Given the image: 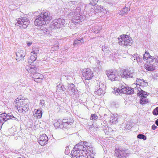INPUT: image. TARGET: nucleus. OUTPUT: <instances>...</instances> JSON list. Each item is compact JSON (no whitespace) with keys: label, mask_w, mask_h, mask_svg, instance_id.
Masks as SVG:
<instances>
[{"label":"nucleus","mask_w":158,"mask_h":158,"mask_svg":"<svg viewBox=\"0 0 158 158\" xmlns=\"http://www.w3.org/2000/svg\"><path fill=\"white\" fill-rule=\"evenodd\" d=\"M52 19V17L49 12L41 13L36 17L34 22L35 24L38 26H42L48 23Z\"/></svg>","instance_id":"obj_1"},{"label":"nucleus","mask_w":158,"mask_h":158,"mask_svg":"<svg viewBox=\"0 0 158 158\" xmlns=\"http://www.w3.org/2000/svg\"><path fill=\"white\" fill-rule=\"evenodd\" d=\"M15 105L20 113L25 114L28 111L29 104L27 100L22 99L16 100Z\"/></svg>","instance_id":"obj_2"},{"label":"nucleus","mask_w":158,"mask_h":158,"mask_svg":"<svg viewBox=\"0 0 158 158\" xmlns=\"http://www.w3.org/2000/svg\"><path fill=\"white\" fill-rule=\"evenodd\" d=\"M114 89V93L116 95H119L121 94H133L134 92V90H137V88H135L134 89L131 87H126L123 85L119 88H116Z\"/></svg>","instance_id":"obj_3"},{"label":"nucleus","mask_w":158,"mask_h":158,"mask_svg":"<svg viewBox=\"0 0 158 158\" xmlns=\"http://www.w3.org/2000/svg\"><path fill=\"white\" fill-rule=\"evenodd\" d=\"M119 44L123 47H127L131 46L132 44L133 40L131 38H129L128 35H124L120 36L118 38Z\"/></svg>","instance_id":"obj_4"},{"label":"nucleus","mask_w":158,"mask_h":158,"mask_svg":"<svg viewBox=\"0 0 158 158\" xmlns=\"http://www.w3.org/2000/svg\"><path fill=\"white\" fill-rule=\"evenodd\" d=\"M29 23V19L26 17H23L18 19L16 25L21 29H26Z\"/></svg>","instance_id":"obj_5"},{"label":"nucleus","mask_w":158,"mask_h":158,"mask_svg":"<svg viewBox=\"0 0 158 158\" xmlns=\"http://www.w3.org/2000/svg\"><path fill=\"white\" fill-rule=\"evenodd\" d=\"M82 74L85 79V83H88L89 80L91 79L94 76L93 72L89 69H85L83 70Z\"/></svg>","instance_id":"obj_6"},{"label":"nucleus","mask_w":158,"mask_h":158,"mask_svg":"<svg viewBox=\"0 0 158 158\" xmlns=\"http://www.w3.org/2000/svg\"><path fill=\"white\" fill-rule=\"evenodd\" d=\"M65 22V20L62 19H55L51 23L50 27L53 29L61 27L64 24Z\"/></svg>","instance_id":"obj_7"},{"label":"nucleus","mask_w":158,"mask_h":158,"mask_svg":"<svg viewBox=\"0 0 158 158\" xmlns=\"http://www.w3.org/2000/svg\"><path fill=\"white\" fill-rule=\"evenodd\" d=\"M106 75L111 81H118L119 80L120 77L116 71L112 70H109L106 72Z\"/></svg>","instance_id":"obj_8"},{"label":"nucleus","mask_w":158,"mask_h":158,"mask_svg":"<svg viewBox=\"0 0 158 158\" xmlns=\"http://www.w3.org/2000/svg\"><path fill=\"white\" fill-rule=\"evenodd\" d=\"M127 152V151L125 150L123 148H119L115 149L114 156L119 158H126L128 154Z\"/></svg>","instance_id":"obj_9"},{"label":"nucleus","mask_w":158,"mask_h":158,"mask_svg":"<svg viewBox=\"0 0 158 158\" xmlns=\"http://www.w3.org/2000/svg\"><path fill=\"white\" fill-rule=\"evenodd\" d=\"M12 119L14 120L18 121L19 120L13 114H11L10 113L8 114L6 113H2L0 114V120L5 122L7 120Z\"/></svg>","instance_id":"obj_10"},{"label":"nucleus","mask_w":158,"mask_h":158,"mask_svg":"<svg viewBox=\"0 0 158 158\" xmlns=\"http://www.w3.org/2000/svg\"><path fill=\"white\" fill-rule=\"evenodd\" d=\"M121 75L122 78L128 79L130 78H133L135 76V73L128 70H125L122 72Z\"/></svg>","instance_id":"obj_11"},{"label":"nucleus","mask_w":158,"mask_h":158,"mask_svg":"<svg viewBox=\"0 0 158 158\" xmlns=\"http://www.w3.org/2000/svg\"><path fill=\"white\" fill-rule=\"evenodd\" d=\"M16 60L17 61L23 60L25 55V52L23 50L18 49L16 52Z\"/></svg>","instance_id":"obj_12"},{"label":"nucleus","mask_w":158,"mask_h":158,"mask_svg":"<svg viewBox=\"0 0 158 158\" xmlns=\"http://www.w3.org/2000/svg\"><path fill=\"white\" fill-rule=\"evenodd\" d=\"M48 138L46 135L44 134L40 135L39 138V143L41 146L45 145L48 141Z\"/></svg>","instance_id":"obj_13"},{"label":"nucleus","mask_w":158,"mask_h":158,"mask_svg":"<svg viewBox=\"0 0 158 158\" xmlns=\"http://www.w3.org/2000/svg\"><path fill=\"white\" fill-rule=\"evenodd\" d=\"M96 5H94L92 2H91L89 4H87L85 6V9L88 13H91V14L95 13L94 6Z\"/></svg>","instance_id":"obj_14"},{"label":"nucleus","mask_w":158,"mask_h":158,"mask_svg":"<svg viewBox=\"0 0 158 158\" xmlns=\"http://www.w3.org/2000/svg\"><path fill=\"white\" fill-rule=\"evenodd\" d=\"M95 154L92 148L88 147L86 148L85 155H87V158H94Z\"/></svg>","instance_id":"obj_15"},{"label":"nucleus","mask_w":158,"mask_h":158,"mask_svg":"<svg viewBox=\"0 0 158 158\" xmlns=\"http://www.w3.org/2000/svg\"><path fill=\"white\" fill-rule=\"evenodd\" d=\"M77 13L76 14V12H74V15H75L74 16V19L73 20V22L74 23H76L77 24H80L81 22L80 20V15L79 14V12H80V9L79 8H77Z\"/></svg>","instance_id":"obj_16"},{"label":"nucleus","mask_w":158,"mask_h":158,"mask_svg":"<svg viewBox=\"0 0 158 158\" xmlns=\"http://www.w3.org/2000/svg\"><path fill=\"white\" fill-rule=\"evenodd\" d=\"M99 89H98L97 91H95V94L99 95H102L105 92L104 85L102 83H99Z\"/></svg>","instance_id":"obj_17"},{"label":"nucleus","mask_w":158,"mask_h":158,"mask_svg":"<svg viewBox=\"0 0 158 158\" xmlns=\"http://www.w3.org/2000/svg\"><path fill=\"white\" fill-rule=\"evenodd\" d=\"M26 69L29 73L33 74V75L36 73L37 70V68L34 66L32 67L31 66H27L26 67Z\"/></svg>","instance_id":"obj_18"},{"label":"nucleus","mask_w":158,"mask_h":158,"mask_svg":"<svg viewBox=\"0 0 158 158\" xmlns=\"http://www.w3.org/2000/svg\"><path fill=\"white\" fill-rule=\"evenodd\" d=\"M95 13L102 12L104 14L106 13V10L101 5H97L94 7Z\"/></svg>","instance_id":"obj_19"},{"label":"nucleus","mask_w":158,"mask_h":158,"mask_svg":"<svg viewBox=\"0 0 158 158\" xmlns=\"http://www.w3.org/2000/svg\"><path fill=\"white\" fill-rule=\"evenodd\" d=\"M84 143V142H81L80 144H77L75 145L73 149H78L80 151H83V152H84V151H85L86 148L84 147L83 145Z\"/></svg>","instance_id":"obj_20"},{"label":"nucleus","mask_w":158,"mask_h":158,"mask_svg":"<svg viewBox=\"0 0 158 158\" xmlns=\"http://www.w3.org/2000/svg\"><path fill=\"white\" fill-rule=\"evenodd\" d=\"M73 122L74 121L73 118H70L69 119H63L62 121V123H63L64 126H65V127H66L68 125H71L73 123Z\"/></svg>","instance_id":"obj_21"},{"label":"nucleus","mask_w":158,"mask_h":158,"mask_svg":"<svg viewBox=\"0 0 158 158\" xmlns=\"http://www.w3.org/2000/svg\"><path fill=\"white\" fill-rule=\"evenodd\" d=\"M67 89L69 91L71 92V93L73 94L75 93L76 91L75 86L74 84L73 83L68 84L67 86Z\"/></svg>","instance_id":"obj_22"},{"label":"nucleus","mask_w":158,"mask_h":158,"mask_svg":"<svg viewBox=\"0 0 158 158\" xmlns=\"http://www.w3.org/2000/svg\"><path fill=\"white\" fill-rule=\"evenodd\" d=\"M42 110L41 108L37 110L35 113L34 114V116H36L38 118H41L42 114Z\"/></svg>","instance_id":"obj_23"},{"label":"nucleus","mask_w":158,"mask_h":158,"mask_svg":"<svg viewBox=\"0 0 158 158\" xmlns=\"http://www.w3.org/2000/svg\"><path fill=\"white\" fill-rule=\"evenodd\" d=\"M84 41L83 40V38H82L80 40L76 39L74 41L73 45H80L83 43Z\"/></svg>","instance_id":"obj_24"},{"label":"nucleus","mask_w":158,"mask_h":158,"mask_svg":"<svg viewBox=\"0 0 158 158\" xmlns=\"http://www.w3.org/2000/svg\"><path fill=\"white\" fill-rule=\"evenodd\" d=\"M141 98L140 99V103L141 104H143L147 103L148 102V99H147L146 97L142 96L140 97Z\"/></svg>","instance_id":"obj_25"},{"label":"nucleus","mask_w":158,"mask_h":158,"mask_svg":"<svg viewBox=\"0 0 158 158\" xmlns=\"http://www.w3.org/2000/svg\"><path fill=\"white\" fill-rule=\"evenodd\" d=\"M136 81L138 83L137 85H145L146 84H148L147 82H145L144 81V80L143 79H137Z\"/></svg>","instance_id":"obj_26"},{"label":"nucleus","mask_w":158,"mask_h":158,"mask_svg":"<svg viewBox=\"0 0 158 158\" xmlns=\"http://www.w3.org/2000/svg\"><path fill=\"white\" fill-rule=\"evenodd\" d=\"M140 89V91L139 89L138 90L139 92V93L137 94L138 95L140 96V97L142 96V97H147L148 95L147 93L143 90H142L141 89Z\"/></svg>","instance_id":"obj_27"},{"label":"nucleus","mask_w":158,"mask_h":158,"mask_svg":"<svg viewBox=\"0 0 158 158\" xmlns=\"http://www.w3.org/2000/svg\"><path fill=\"white\" fill-rule=\"evenodd\" d=\"M104 130L105 133L108 135H111L110 134V131H113V130H112L111 128H108V127L107 126L105 127V128Z\"/></svg>","instance_id":"obj_28"},{"label":"nucleus","mask_w":158,"mask_h":158,"mask_svg":"<svg viewBox=\"0 0 158 158\" xmlns=\"http://www.w3.org/2000/svg\"><path fill=\"white\" fill-rule=\"evenodd\" d=\"M145 68L146 70L148 71H152L154 70V68L152 64H149L145 65Z\"/></svg>","instance_id":"obj_29"},{"label":"nucleus","mask_w":158,"mask_h":158,"mask_svg":"<svg viewBox=\"0 0 158 158\" xmlns=\"http://www.w3.org/2000/svg\"><path fill=\"white\" fill-rule=\"evenodd\" d=\"M54 125L55 127H56L58 128V127H64V125L63 124V123H59V122L57 121L55 123H54Z\"/></svg>","instance_id":"obj_30"},{"label":"nucleus","mask_w":158,"mask_h":158,"mask_svg":"<svg viewBox=\"0 0 158 158\" xmlns=\"http://www.w3.org/2000/svg\"><path fill=\"white\" fill-rule=\"evenodd\" d=\"M39 51H40L39 48L33 47L31 53L32 54L33 53V54H36L35 56H36V54L39 53Z\"/></svg>","instance_id":"obj_31"},{"label":"nucleus","mask_w":158,"mask_h":158,"mask_svg":"<svg viewBox=\"0 0 158 158\" xmlns=\"http://www.w3.org/2000/svg\"><path fill=\"white\" fill-rule=\"evenodd\" d=\"M128 9L130 10L129 8H128L127 7H125L123 8L119 12L120 15H123L127 13L128 11Z\"/></svg>","instance_id":"obj_32"},{"label":"nucleus","mask_w":158,"mask_h":158,"mask_svg":"<svg viewBox=\"0 0 158 158\" xmlns=\"http://www.w3.org/2000/svg\"><path fill=\"white\" fill-rule=\"evenodd\" d=\"M38 75H39V76H38L39 77L38 78H34V81L36 82H40L43 79L44 77L43 76V75L41 74H38Z\"/></svg>","instance_id":"obj_33"},{"label":"nucleus","mask_w":158,"mask_h":158,"mask_svg":"<svg viewBox=\"0 0 158 158\" xmlns=\"http://www.w3.org/2000/svg\"><path fill=\"white\" fill-rule=\"evenodd\" d=\"M36 56L33 55L32 54H31V56L29 58V60L28 61L29 63H32L33 61H35L36 59Z\"/></svg>","instance_id":"obj_34"},{"label":"nucleus","mask_w":158,"mask_h":158,"mask_svg":"<svg viewBox=\"0 0 158 158\" xmlns=\"http://www.w3.org/2000/svg\"><path fill=\"white\" fill-rule=\"evenodd\" d=\"M150 55L148 52H145V53L143 54V56L144 60L145 61L147 59H148L150 57Z\"/></svg>","instance_id":"obj_35"},{"label":"nucleus","mask_w":158,"mask_h":158,"mask_svg":"<svg viewBox=\"0 0 158 158\" xmlns=\"http://www.w3.org/2000/svg\"><path fill=\"white\" fill-rule=\"evenodd\" d=\"M137 137L138 139H142L144 140H145L147 139L146 137L144 135H143L142 134H138L137 136Z\"/></svg>","instance_id":"obj_36"},{"label":"nucleus","mask_w":158,"mask_h":158,"mask_svg":"<svg viewBox=\"0 0 158 158\" xmlns=\"http://www.w3.org/2000/svg\"><path fill=\"white\" fill-rule=\"evenodd\" d=\"M117 119L115 117H111L110 118V121L111 123H112L115 124L117 122Z\"/></svg>","instance_id":"obj_37"},{"label":"nucleus","mask_w":158,"mask_h":158,"mask_svg":"<svg viewBox=\"0 0 158 158\" xmlns=\"http://www.w3.org/2000/svg\"><path fill=\"white\" fill-rule=\"evenodd\" d=\"M101 29L102 28L101 27H96L94 29V32L96 33H98Z\"/></svg>","instance_id":"obj_38"},{"label":"nucleus","mask_w":158,"mask_h":158,"mask_svg":"<svg viewBox=\"0 0 158 158\" xmlns=\"http://www.w3.org/2000/svg\"><path fill=\"white\" fill-rule=\"evenodd\" d=\"M40 108L44 107H45V102L44 100H41L40 101Z\"/></svg>","instance_id":"obj_39"},{"label":"nucleus","mask_w":158,"mask_h":158,"mask_svg":"<svg viewBox=\"0 0 158 158\" xmlns=\"http://www.w3.org/2000/svg\"><path fill=\"white\" fill-rule=\"evenodd\" d=\"M153 58L152 56H150L149 58L147 59L146 60V62L147 63L149 62V64H151V63L152 62Z\"/></svg>","instance_id":"obj_40"},{"label":"nucleus","mask_w":158,"mask_h":158,"mask_svg":"<svg viewBox=\"0 0 158 158\" xmlns=\"http://www.w3.org/2000/svg\"><path fill=\"white\" fill-rule=\"evenodd\" d=\"M98 117L95 114H91L90 117V119L92 120H95L97 119Z\"/></svg>","instance_id":"obj_41"},{"label":"nucleus","mask_w":158,"mask_h":158,"mask_svg":"<svg viewBox=\"0 0 158 158\" xmlns=\"http://www.w3.org/2000/svg\"><path fill=\"white\" fill-rule=\"evenodd\" d=\"M137 63L139 64V63H141L142 61V57L141 56H139L138 57L137 59H136Z\"/></svg>","instance_id":"obj_42"},{"label":"nucleus","mask_w":158,"mask_h":158,"mask_svg":"<svg viewBox=\"0 0 158 158\" xmlns=\"http://www.w3.org/2000/svg\"><path fill=\"white\" fill-rule=\"evenodd\" d=\"M154 115H158V107L154 109L153 111Z\"/></svg>","instance_id":"obj_43"},{"label":"nucleus","mask_w":158,"mask_h":158,"mask_svg":"<svg viewBox=\"0 0 158 158\" xmlns=\"http://www.w3.org/2000/svg\"><path fill=\"white\" fill-rule=\"evenodd\" d=\"M109 50V48L107 47H106L105 46H102V51L105 52L107 53V51H108Z\"/></svg>","instance_id":"obj_44"},{"label":"nucleus","mask_w":158,"mask_h":158,"mask_svg":"<svg viewBox=\"0 0 158 158\" xmlns=\"http://www.w3.org/2000/svg\"><path fill=\"white\" fill-rule=\"evenodd\" d=\"M85 150H86V149ZM83 151H81V153H81V154H80L78 156L80 157L81 158H82L83 156L84 157V154H85L86 150L84 151V152H83Z\"/></svg>","instance_id":"obj_45"},{"label":"nucleus","mask_w":158,"mask_h":158,"mask_svg":"<svg viewBox=\"0 0 158 158\" xmlns=\"http://www.w3.org/2000/svg\"><path fill=\"white\" fill-rule=\"evenodd\" d=\"M96 62L97 63V68L99 69H101V65H100V61L99 60H97Z\"/></svg>","instance_id":"obj_46"},{"label":"nucleus","mask_w":158,"mask_h":158,"mask_svg":"<svg viewBox=\"0 0 158 158\" xmlns=\"http://www.w3.org/2000/svg\"><path fill=\"white\" fill-rule=\"evenodd\" d=\"M65 154L66 155H68L70 153V150L69 147H66V149L65 151Z\"/></svg>","instance_id":"obj_47"},{"label":"nucleus","mask_w":158,"mask_h":158,"mask_svg":"<svg viewBox=\"0 0 158 158\" xmlns=\"http://www.w3.org/2000/svg\"><path fill=\"white\" fill-rule=\"evenodd\" d=\"M76 3V2H75V1H71L68 2V5L70 6H71L73 5H75Z\"/></svg>","instance_id":"obj_48"},{"label":"nucleus","mask_w":158,"mask_h":158,"mask_svg":"<svg viewBox=\"0 0 158 158\" xmlns=\"http://www.w3.org/2000/svg\"><path fill=\"white\" fill-rule=\"evenodd\" d=\"M38 74H40V73H35V74H34L33 75V76L32 77V78L34 79V78H37L39 77L38 76H39V75H38Z\"/></svg>","instance_id":"obj_49"},{"label":"nucleus","mask_w":158,"mask_h":158,"mask_svg":"<svg viewBox=\"0 0 158 158\" xmlns=\"http://www.w3.org/2000/svg\"><path fill=\"white\" fill-rule=\"evenodd\" d=\"M60 88H61L62 90L63 91H64L65 90V88L64 87V86H62V85L61 86L60 85H59L58 86V87L59 88H60Z\"/></svg>","instance_id":"obj_50"},{"label":"nucleus","mask_w":158,"mask_h":158,"mask_svg":"<svg viewBox=\"0 0 158 158\" xmlns=\"http://www.w3.org/2000/svg\"><path fill=\"white\" fill-rule=\"evenodd\" d=\"M77 154L76 152L75 151H74L73 154H72L71 156H72L73 157V156L76 157L77 156Z\"/></svg>","instance_id":"obj_51"},{"label":"nucleus","mask_w":158,"mask_h":158,"mask_svg":"<svg viewBox=\"0 0 158 158\" xmlns=\"http://www.w3.org/2000/svg\"><path fill=\"white\" fill-rule=\"evenodd\" d=\"M134 58L137 59L138 58V57L139 56L138 54L137 53H135L132 56Z\"/></svg>","instance_id":"obj_52"},{"label":"nucleus","mask_w":158,"mask_h":158,"mask_svg":"<svg viewBox=\"0 0 158 158\" xmlns=\"http://www.w3.org/2000/svg\"><path fill=\"white\" fill-rule=\"evenodd\" d=\"M28 46H30L32 44V42H29L28 41H27L26 42Z\"/></svg>","instance_id":"obj_53"},{"label":"nucleus","mask_w":158,"mask_h":158,"mask_svg":"<svg viewBox=\"0 0 158 158\" xmlns=\"http://www.w3.org/2000/svg\"><path fill=\"white\" fill-rule=\"evenodd\" d=\"M157 127L154 124L152 125V129L153 130H155Z\"/></svg>","instance_id":"obj_54"},{"label":"nucleus","mask_w":158,"mask_h":158,"mask_svg":"<svg viewBox=\"0 0 158 158\" xmlns=\"http://www.w3.org/2000/svg\"><path fill=\"white\" fill-rule=\"evenodd\" d=\"M75 151L76 152L77 154L79 153L80 152V151L78 149H75Z\"/></svg>","instance_id":"obj_55"},{"label":"nucleus","mask_w":158,"mask_h":158,"mask_svg":"<svg viewBox=\"0 0 158 158\" xmlns=\"http://www.w3.org/2000/svg\"><path fill=\"white\" fill-rule=\"evenodd\" d=\"M4 123V122L0 120V126L1 125L2 126Z\"/></svg>","instance_id":"obj_56"},{"label":"nucleus","mask_w":158,"mask_h":158,"mask_svg":"<svg viewBox=\"0 0 158 158\" xmlns=\"http://www.w3.org/2000/svg\"><path fill=\"white\" fill-rule=\"evenodd\" d=\"M84 142V143L83 145H84L86 147H87V148L88 147H89V146H88L87 143H85V142Z\"/></svg>","instance_id":"obj_57"},{"label":"nucleus","mask_w":158,"mask_h":158,"mask_svg":"<svg viewBox=\"0 0 158 158\" xmlns=\"http://www.w3.org/2000/svg\"><path fill=\"white\" fill-rule=\"evenodd\" d=\"M155 123L157 126H158V119L155 121Z\"/></svg>","instance_id":"obj_58"},{"label":"nucleus","mask_w":158,"mask_h":158,"mask_svg":"<svg viewBox=\"0 0 158 158\" xmlns=\"http://www.w3.org/2000/svg\"><path fill=\"white\" fill-rule=\"evenodd\" d=\"M111 117H115L116 118L117 115L115 114H113V116Z\"/></svg>","instance_id":"obj_59"},{"label":"nucleus","mask_w":158,"mask_h":158,"mask_svg":"<svg viewBox=\"0 0 158 158\" xmlns=\"http://www.w3.org/2000/svg\"><path fill=\"white\" fill-rule=\"evenodd\" d=\"M131 59L133 60H136V58H134L133 57V56H132V57H131Z\"/></svg>","instance_id":"obj_60"},{"label":"nucleus","mask_w":158,"mask_h":158,"mask_svg":"<svg viewBox=\"0 0 158 158\" xmlns=\"http://www.w3.org/2000/svg\"><path fill=\"white\" fill-rule=\"evenodd\" d=\"M76 158H80V157H79V156H77V157H76Z\"/></svg>","instance_id":"obj_61"},{"label":"nucleus","mask_w":158,"mask_h":158,"mask_svg":"<svg viewBox=\"0 0 158 158\" xmlns=\"http://www.w3.org/2000/svg\"><path fill=\"white\" fill-rule=\"evenodd\" d=\"M157 158H158V157Z\"/></svg>","instance_id":"obj_62"}]
</instances>
